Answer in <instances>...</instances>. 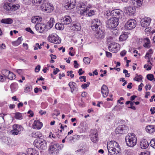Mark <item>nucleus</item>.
Returning <instances> with one entry per match:
<instances>
[{
  "label": "nucleus",
  "mask_w": 155,
  "mask_h": 155,
  "mask_svg": "<svg viewBox=\"0 0 155 155\" xmlns=\"http://www.w3.org/2000/svg\"><path fill=\"white\" fill-rule=\"evenodd\" d=\"M76 83L73 82H70L69 83L68 85L71 89V91L72 93L76 89V87H75Z\"/></svg>",
  "instance_id": "nucleus-35"
},
{
  "label": "nucleus",
  "mask_w": 155,
  "mask_h": 155,
  "mask_svg": "<svg viewBox=\"0 0 155 155\" xmlns=\"http://www.w3.org/2000/svg\"><path fill=\"white\" fill-rule=\"evenodd\" d=\"M90 83L89 82H87V84H83L81 85V87L84 89H85L87 88L89 86V85L90 84Z\"/></svg>",
  "instance_id": "nucleus-51"
},
{
  "label": "nucleus",
  "mask_w": 155,
  "mask_h": 155,
  "mask_svg": "<svg viewBox=\"0 0 155 155\" xmlns=\"http://www.w3.org/2000/svg\"><path fill=\"white\" fill-rule=\"evenodd\" d=\"M41 66L39 65H38L35 68V71L36 72H38L40 69Z\"/></svg>",
  "instance_id": "nucleus-61"
},
{
  "label": "nucleus",
  "mask_w": 155,
  "mask_h": 155,
  "mask_svg": "<svg viewBox=\"0 0 155 155\" xmlns=\"http://www.w3.org/2000/svg\"><path fill=\"white\" fill-rule=\"evenodd\" d=\"M119 23V19L117 18H112L108 19L106 23L107 28L112 29L115 28Z\"/></svg>",
  "instance_id": "nucleus-3"
},
{
  "label": "nucleus",
  "mask_w": 155,
  "mask_h": 155,
  "mask_svg": "<svg viewBox=\"0 0 155 155\" xmlns=\"http://www.w3.org/2000/svg\"><path fill=\"white\" fill-rule=\"evenodd\" d=\"M85 5L84 3H80L78 5V6L77 7V8L78 9L80 8V9H79L81 10V9H85Z\"/></svg>",
  "instance_id": "nucleus-44"
},
{
  "label": "nucleus",
  "mask_w": 155,
  "mask_h": 155,
  "mask_svg": "<svg viewBox=\"0 0 155 155\" xmlns=\"http://www.w3.org/2000/svg\"><path fill=\"white\" fill-rule=\"evenodd\" d=\"M92 7V6L90 4H88L87 6L86 7V8L81 9V11H80V14L81 15H84V14L85 12H87V11L89 10V9L91 8Z\"/></svg>",
  "instance_id": "nucleus-36"
},
{
  "label": "nucleus",
  "mask_w": 155,
  "mask_h": 155,
  "mask_svg": "<svg viewBox=\"0 0 155 155\" xmlns=\"http://www.w3.org/2000/svg\"><path fill=\"white\" fill-rule=\"evenodd\" d=\"M33 144L37 148L41 150H45L47 148V142L43 139L35 140Z\"/></svg>",
  "instance_id": "nucleus-4"
},
{
  "label": "nucleus",
  "mask_w": 155,
  "mask_h": 155,
  "mask_svg": "<svg viewBox=\"0 0 155 155\" xmlns=\"http://www.w3.org/2000/svg\"><path fill=\"white\" fill-rule=\"evenodd\" d=\"M59 147L58 143H51L49 147V152L51 153H54L56 155L59 153Z\"/></svg>",
  "instance_id": "nucleus-8"
},
{
  "label": "nucleus",
  "mask_w": 155,
  "mask_h": 155,
  "mask_svg": "<svg viewBox=\"0 0 155 155\" xmlns=\"http://www.w3.org/2000/svg\"><path fill=\"white\" fill-rule=\"evenodd\" d=\"M136 24L137 22L135 20L133 19H130L126 22L125 27L127 29H132L135 28Z\"/></svg>",
  "instance_id": "nucleus-12"
},
{
  "label": "nucleus",
  "mask_w": 155,
  "mask_h": 155,
  "mask_svg": "<svg viewBox=\"0 0 155 155\" xmlns=\"http://www.w3.org/2000/svg\"><path fill=\"white\" fill-rule=\"evenodd\" d=\"M154 76L153 74H149L147 76V79L150 81H152L153 79Z\"/></svg>",
  "instance_id": "nucleus-49"
},
{
  "label": "nucleus",
  "mask_w": 155,
  "mask_h": 155,
  "mask_svg": "<svg viewBox=\"0 0 155 155\" xmlns=\"http://www.w3.org/2000/svg\"><path fill=\"white\" fill-rule=\"evenodd\" d=\"M13 22V20L11 18H4L1 20L2 23L8 24H11Z\"/></svg>",
  "instance_id": "nucleus-30"
},
{
  "label": "nucleus",
  "mask_w": 155,
  "mask_h": 155,
  "mask_svg": "<svg viewBox=\"0 0 155 155\" xmlns=\"http://www.w3.org/2000/svg\"><path fill=\"white\" fill-rule=\"evenodd\" d=\"M80 136L78 135H75L68 138L69 142L71 143H73L80 139Z\"/></svg>",
  "instance_id": "nucleus-25"
},
{
  "label": "nucleus",
  "mask_w": 155,
  "mask_h": 155,
  "mask_svg": "<svg viewBox=\"0 0 155 155\" xmlns=\"http://www.w3.org/2000/svg\"><path fill=\"white\" fill-rule=\"evenodd\" d=\"M61 22L63 25L70 24L72 21L71 17L68 16H65L61 19Z\"/></svg>",
  "instance_id": "nucleus-18"
},
{
  "label": "nucleus",
  "mask_w": 155,
  "mask_h": 155,
  "mask_svg": "<svg viewBox=\"0 0 155 155\" xmlns=\"http://www.w3.org/2000/svg\"><path fill=\"white\" fill-rule=\"evenodd\" d=\"M125 10L126 11V12L127 14H129V15L133 14L134 11V8L131 7H125Z\"/></svg>",
  "instance_id": "nucleus-29"
},
{
  "label": "nucleus",
  "mask_w": 155,
  "mask_h": 155,
  "mask_svg": "<svg viewBox=\"0 0 155 155\" xmlns=\"http://www.w3.org/2000/svg\"><path fill=\"white\" fill-rule=\"evenodd\" d=\"M143 86V83H141L138 86V91H141L142 89V87Z\"/></svg>",
  "instance_id": "nucleus-62"
},
{
  "label": "nucleus",
  "mask_w": 155,
  "mask_h": 155,
  "mask_svg": "<svg viewBox=\"0 0 155 155\" xmlns=\"http://www.w3.org/2000/svg\"><path fill=\"white\" fill-rule=\"evenodd\" d=\"M112 34L114 36H117L119 35L120 34V31L116 29L112 28Z\"/></svg>",
  "instance_id": "nucleus-40"
},
{
  "label": "nucleus",
  "mask_w": 155,
  "mask_h": 155,
  "mask_svg": "<svg viewBox=\"0 0 155 155\" xmlns=\"http://www.w3.org/2000/svg\"><path fill=\"white\" fill-rule=\"evenodd\" d=\"M118 44L117 43H112L110 45L108 46V48L110 51L113 52L115 53L117 51Z\"/></svg>",
  "instance_id": "nucleus-22"
},
{
  "label": "nucleus",
  "mask_w": 155,
  "mask_h": 155,
  "mask_svg": "<svg viewBox=\"0 0 155 155\" xmlns=\"http://www.w3.org/2000/svg\"><path fill=\"white\" fill-rule=\"evenodd\" d=\"M126 51L124 50H123L120 53V55L121 56H124L126 53Z\"/></svg>",
  "instance_id": "nucleus-64"
},
{
  "label": "nucleus",
  "mask_w": 155,
  "mask_h": 155,
  "mask_svg": "<svg viewBox=\"0 0 155 155\" xmlns=\"http://www.w3.org/2000/svg\"><path fill=\"white\" fill-rule=\"evenodd\" d=\"M6 77H5L3 75L0 74V82H4L6 79Z\"/></svg>",
  "instance_id": "nucleus-54"
},
{
  "label": "nucleus",
  "mask_w": 155,
  "mask_h": 155,
  "mask_svg": "<svg viewBox=\"0 0 155 155\" xmlns=\"http://www.w3.org/2000/svg\"><path fill=\"white\" fill-rule=\"evenodd\" d=\"M70 28L72 30L79 31L81 28V24L78 22H74L71 25Z\"/></svg>",
  "instance_id": "nucleus-17"
},
{
  "label": "nucleus",
  "mask_w": 155,
  "mask_h": 155,
  "mask_svg": "<svg viewBox=\"0 0 155 155\" xmlns=\"http://www.w3.org/2000/svg\"><path fill=\"white\" fill-rule=\"evenodd\" d=\"M31 135L33 137L38 138L41 137L42 135L39 132H34L32 133Z\"/></svg>",
  "instance_id": "nucleus-37"
},
{
  "label": "nucleus",
  "mask_w": 155,
  "mask_h": 155,
  "mask_svg": "<svg viewBox=\"0 0 155 155\" xmlns=\"http://www.w3.org/2000/svg\"><path fill=\"white\" fill-rule=\"evenodd\" d=\"M27 152L28 155H39L38 151L35 149L29 148Z\"/></svg>",
  "instance_id": "nucleus-24"
},
{
  "label": "nucleus",
  "mask_w": 155,
  "mask_h": 155,
  "mask_svg": "<svg viewBox=\"0 0 155 155\" xmlns=\"http://www.w3.org/2000/svg\"><path fill=\"white\" fill-rule=\"evenodd\" d=\"M127 145L130 147L134 146L137 143V138L134 134L129 133L125 137Z\"/></svg>",
  "instance_id": "nucleus-2"
},
{
  "label": "nucleus",
  "mask_w": 155,
  "mask_h": 155,
  "mask_svg": "<svg viewBox=\"0 0 155 155\" xmlns=\"http://www.w3.org/2000/svg\"><path fill=\"white\" fill-rule=\"evenodd\" d=\"M128 128L127 126L121 125L115 129V132L117 134H124L128 132Z\"/></svg>",
  "instance_id": "nucleus-10"
},
{
  "label": "nucleus",
  "mask_w": 155,
  "mask_h": 155,
  "mask_svg": "<svg viewBox=\"0 0 155 155\" xmlns=\"http://www.w3.org/2000/svg\"><path fill=\"white\" fill-rule=\"evenodd\" d=\"M101 92L104 97H106L109 93L108 89L107 86L103 84L101 88Z\"/></svg>",
  "instance_id": "nucleus-20"
},
{
  "label": "nucleus",
  "mask_w": 155,
  "mask_h": 155,
  "mask_svg": "<svg viewBox=\"0 0 155 155\" xmlns=\"http://www.w3.org/2000/svg\"><path fill=\"white\" fill-rule=\"evenodd\" d=\"M76 1L75 0H64V7L66 9H71L74 7Z\"/></svg>",
  "instance_id": "nucleus-11"
},
{
  "label": "nucleus",
  "mask_w": 155,
  "mask_h": 155,
  "mask_svg": "<svg viewBox=\"0 0 155 155\" xmlns=\"http://www.w3.org/2000/svg\"><path fill=\"white\" fill-rule=\"evenodd\" d=\"M55 28L58 30H63L64 29L63 25L62 23H57L55 25Z\"/></svg>",
  "instance_id": "nucleus-39"
},
{
  "label": "nucleus",
  "mask_w": 155,
  "mask_h": 155,
  "mask_svg": "<svg viewBox=\"0 0 155 155\" xmlns=\"http://www.w3.org/2000/svg\"><path fill=\"white\" fill-rule=\"evenodd\" d=\"M149 146L147 140L145 139L142 140L140 143V147L142 149H145Z\"/></svg>",
  "instance_id": "nucleus-23"
},
{
  "label": "nucleus",
  "mask_w": 155,
  "mask_h": 155,
  "mask_svg": "<svg viewBox=\"0 0 155 155\" xmlns=\"http://www.w3.org/2000/svg\"><path fill=\"white\" fill-rule=\"evenodd\" d=\"M12 128L13 130L11 131V132L12 135H14L20 134L21 133V132L23 130V128L22 127L17 124L13 125Z\"/></svg>",
  "instance_id": "nucleus-9"
},
{
  "label": "nucleus",
  "mask_w": 155,
  "mask_h": 155,
  "mask_svg": "<svg viewBox=\"0 0 155 155\" xmlns=\"http://www.w3.org/2000/svg\"><path fill=\"white\" fill-rule=\"evenodd\" d=\"M146 131L150 134L153 132L155 131V129L154 128L153 125H149L147 126L146 127Z\"/></svg>",
  "instance_id": "nucleus-32"
},
{
  "label": "nucleus",
  "mask_w": 155,
  "mask_h": 155,
  "mask_svg": "<svg viewBox=\"0 0 155 155\" xmlns=\"http://www.w3.org/2000/svg\"><path fill=\"white\" fill-rule=\"evenodd\" d=\"M10 71L7 70H4L2 71V74L5 77L7 78V77L8 76Z\"/></svg>",
  "instance_id": "nucleus-45"
},
{
  "label": "nucleus",
  "mask_w": 155,
  "mask_h": 155,
  "mask_svg": "<svg viewBox=\"0 0 155 155\" xmlns=\"http://www.w3.org/2000/svg\"><path fill=\"white\" fill-rule=\"evenodd\" d=\"M23 40V39L21 37H19L18 39L15 41L12 42V45L15 46H17L21 43V41Z\"/></svg>",
  "instance_id": "nucleus-27"
},
{
  "label": "nucleus",
  "mask_w": 155,
  "mask_h": 155,
  "mask_svg": "<svg viewBox=\"0 0 155 155\" xmlns=\"http://www.w3.org/2000/svg\"><path fill=\"white\" fill-rule=\"evenodd\" d=\"M45 2V0H32V3L35 5H39L41 4L42 5Z\"/></svg>",
  "instance_id": "nucleus-33"
},
{
  "label": "nucleus",
  "mask_w": 155,
  "mask_h": 155,
  "mask_svg": "<svg viewBox=\"0 0 155 155\" xmlns=\"http://www.w3.org/2000/svg\"><path fill=\"white\" fill-rule=\"evenodd\" d=\"M137 5L139 7H140L142 4L143 2V0H136Z\"/></svg>",
  "instance_id": "nucleus-57"
},
{
  "label": "nucleus",
  "mask_w": 155,
  "mask_h": 155,
  "mask_svg": "<svg viewBox=\"0 0 155 155\" xmlns=\"http://www.w3.org/2000/svg\"><path fill=\"white\" fill-rule=\"evenodd\" d=\"M151 57V54H150L149 53H148L147 52L146 53V55L145 56V58L146 59H149Z\"/></svg>",
  "instance_id": "nucleus-59"
},
{
  "label": "nucleus",
  "mask_w": 155,
  "mask_h": 155,
  "mask_svg": "<svg viewBox=\"0 0 155 155\" xmlns=\"http://www.w3.org/2000/svg\"><path fill=\"white\" fill-rule=\"evenodd\" d=\"M90 136L91 137V139L92 142L96 143L98 141V137L97 133H95L93 134H91Z\"/></svg>",
  "instance_id": "nucleus-26"
},
{
  "label": "nucleus",
  "mask_w": 155,
  "mask_h": 155,
  "mask_svg": "<svg viewBox=\"0 0 155 155\" xmlns=\"http://www.w3.org/2000/svg\"><path fill=\"white\" fill-rule=\"evenodd\" d=\"M128 37V35L126 33L121 35L119 38V40L120 41H123L126 40Z\"/></svg>",
  "instance_id": "nucleus-34"
},
{
  "label": "nucleus",
  "mask_w": 155,
  "mask_h": 155,
  "mask_svg": "<svg viewBox=\"0 0 155 155\" xmlns=\"http://www.w3.org/2000/svg\"><path fill=\"white\" fill-rule=\"evenodd\" d=\"M42 126V123L40 122L39 120H37L34 121L32 127L34 129L39 130L41 128Z\"/></svg>",
  "instance_id": "nucleus-19"
},
{
  "label": "nucleus",
  "mask_w": 155,
  "mask_h": 155,
  "mask_svg": "<svg viewBox=\"0 0 155 155\" xmlns=\"http://www.w3.org/2000/svg\"><path fill=\"white\" fill-rule=\"evenodd\" d=\"M20 5L18 4H13L8 2L4 3L3 8L5 10L8 12H13L18 9Z\"/></svg>",
  "instance_id": "nucleus-5"
},
{
  "label": "nucleus",
  "mask_w": 155,
  "mask_h": 155,
  "mask_svg": "<svg viewBox=\"0 0 155 155\" xmlns=\"http://www.w3.org/2000/svg\"><path fill=\"white\" fill-rule=\"evenodd\" d=\"M152 117L151 116L143 117L140 120L141 122L149 123L151 121V119Z\"/></svg>",
  "instance_id": "nucleus-28"
},
{
  "label": "nucleus",
  "mask_w": 155,
  "mask_h": 155,
  "mask_svg": "<svg viewBox=\"0 0 155 155\" xmlns=\"http://www.w3.org/2000/svg\"><path fill=\"white\" fill-rule=\"evenodd\" d=\"M145 87L146 91L148 89L150 90L151 87V86L150 84H146Z\"/></svg>",
  "instance_id": "nucleus-60"
},
{
  "label": "nucleus",
  "mask_w": 155,
  "mask_h": 155,
  "mask_svg": "<svg viewBox=\"0 0 155 155\" xmlns=\"http://www.w3.org/2000/svg\"><path fill=\"white\" fill-rule=\"evenodd\" d=\"M151 20L149 17H145L142 18L140 21L141 26L145 28L148 27L150 25Z\"/></svg>",
  "instance_id": "nucleus-15"
},
{
  "label": "nucleus",
  "mask_w": 155,
  "mask_h": 155,
  "mask_svg": "<svg viewBox=\"0 0 155 155\" xmlns=\"http://www.w3.org/2000/svg\"><path fill=\"white\" fill-rule=\"evenodd\" d=\"M35 28L41 33L43 32L44 31H47L48 29L47 25L42 23L37 24L35 25Z\"/></svg>",
  "instance_id": "nucleus-13"
},
{
  "label": "nucleus",
  "mask_w": 155,
  "mask_h": 155,
  "mask_svg": "<svg viewBox=\"0 0 155 155\" xmlns=\"http://www.w3.org/2000/svg\"><path fill=\"white\" fill-rule=\"evenodd\" d=\"M142 79V75H138L137 74H136L135 77L134 79V80L137 81H140Z\"/></svg>",
  "instance_id": "nucleus-43"
},
{
  "label": "nucleus",
  "mask_w": 155,
  "mask_h": 155,
  "mask_svg": "<svg viewBox=\"0 0 155 155\" xmlns=\"http://www.w3.org/2000/svg\"><path fill=\"white\" fill-rule=\"evenodd\" d=\"M121 11L120 10L115 9L112 10L110 12V14L112 15V16H116V17L114 18H117L119 19V18L120 19V17H121Z\"/></svg>",
  "instance_id": "nucleus-21"
},
{
  "label": "nucleus",
  "mask_w": 155,
  "mask_h": 155,
  "mask_svg": "<svg viewBox=\"0 0 155 155\" xmlns=\"http://www.w3.org/2000/svg\"><path fill=\"white\" fill-rule=\"evenodd\" d=\"M84 62L86 64H89L90 62V59L88 57H84L83 59Z\"/></svg>",
  "instance_id": "nucleus-46"
},
{
  "label": "nucleus",
  "mask_w": 155,
  "mask_h": 155,
  "mask_svg": "<svg viewBox=\"0 0 155 155\" xmlns=\"http://www.w3.org/2000/svg\"><path fill=\"white\" fill-rule=\"evenodd\" d=\"M150 153L148 151L141 152L140 155H149Z\"/></svg>",
  "instance_id": "nucleus-63"
},
{
  "label": "nucleus",
  "mask_w": 155,
  "mask_h": 155,
  "mask_svg": "<svg viewBox=\"0 0 155 155\" xmlns=\"http://www.w3.org/2000/svg\"><path fill=\"white\" fill-rule=\"evenodd\" d=\"M60 70L58 68H56L53 71V74H54L56 75L57 73H58L59 72Z\"/></svg>",
  "instance_id": "nucleus-58"
},
{
  "label": "nucleus",
  "mask_w": 155,
  "mask_h": 155,
  "mask_svg": "<svg viewBox=\"0 0 155 155\" xmlns=\"http://www.w3.org/2000/svg\"><path fill=\"white\" fill-rule=\"evenodd\" d=\"M32 90L31 88L30 87H26L25 89V92L28 93L31 91Z\"/></svg>",
  "instance_id": "nucleus-55"
},
{
  "label": "nucleus",
  "mask_w": 155,
  "mask_h": 155,
  "mask_svg": "<svg viewBox=\"0 0 155 155\" xmlns=\"http://www.w3.org/2000/svg\"><path fill=\"white\" fill-rule=\"evenodd\" d=\"M54 18H51L47 25L48 28L49 29L51 28L54 25Z\"/></svg>",
  "instance_id": "nucleus-31"
},
{
  "label": "nucleus",
  "mask_w": 155,
  "mask_h": 155,
  "mask_svg": "<svg viewBox=\"0 0 155 155\" xmlns=\"http://www.w3.org/2000/svg\"><path fill=\"white\" fill-rule=\"evenodd\" d=\"M15 75L13 73L10 71L9 73V74L7 77V78L12 80L15 79Z\"/></svg>",
  "instance_id": "nucleus-41"
},
{
  "label": "nucleus",
  "mask_w": 155,
  "mask_h": 155,
  "mask_svg": "<svg viewBox=\"0 0 155 155\" xmlns=\"http://www.w3.org/2000/svg\"><path fill=\"white\" fill-rule=\"evenodd\" d=\"M150 144L152 147L155 149V138H153L151 140Z\"/></svg>",
  "instance_id": "nucleus-47"
},
{
  "label": "nucleus",
  "mask_w": 155,
  "mask_h": 155,
  "mask_svg": "<svg viewBox=\"0 0 155 155\" xmlns=\"http://www.w3.org/2000/svg\"><path fill=\"white\" fill-rule=\"evenodd\" d=\"M41 8L43 11L46 13H50L54 9V7L52 4L49 3H45V2L41 5Z\"/></svg>",
  "instance_id": "nucleus-6"
},
{
  "label": "nucleus",
  "mask_w": 155,
  "mask_h": 155,
  "mask_svg": "<svg viewBox=\"0 0 155 155\" xmlns=\"http://www.w3.org/2000/svg\"><path fill=\"white\" fill-rule=\"evenodd\" d=\"M94 13L95 12L94 10H90V11L88 12L87 14L86 15H87L88 16H91L94 15Z\"/></svg>",
  "instance_id": "nucleus-52"
},
{
  "label": "nucleus",
  "mask_w": 155,
  "mask_h": 155,
  "mask_svg": "<svg viewBox=\"0 0 155 155\" xmlns=\"http://www.w3.org/2000/svg\"><path fill=\"white\" fill-rule=\"evenodd\" d=\"M150 40L147 38H146L145 39V42L144 44H143V46L149 48L150 47Z\"/></svg>",
  "instance_id": "nucleus-42"
},
{
  "label": "nucleus",
  "mask_w": 155,
  "mask_h": 155,
  "mask_svg": "<svg viewBox=\"0 0 155 155\" xmlns=\"http://www.w3.org/2000/svg\"><path fill=\"white\" fill-rule=\"evenodd\" d=\"M79 79H81V81L82 82L84 81V82H86V77L83 76L79 77Z\"/></svg>",
  "instance_id": "nucleus-56"
},
{
  "label": "nucleus",
  "mask_w": 155,
  "mask_h": 155,
  "mask_svg": "<svg viewBox=\"0 0 155 155\" xmlns=\"http://www.w3.org/2000/svg\"><path fill=\"white\" fill-rule=\"evenodd\" d=\"M135 0H132L131 2V5L135 7L138 8L139 7Z\"/></svg>",
  "instance_id": "nucleus-50"
},
{
  "label": "nucleus",
  "mask_w": 155,
  "mask_h": 155,
  "mask_svg": "<svg viewBox=\"0 0 155 155\" xmlns=\"http://www.w3.org/2000/svg\"><path fill=\"white\" fill-rule=\"evenodd\" d=\"M146 29L145 30V31L146 33H148V32H151L152 33H153L155 32V31L152 30V29L150 27H147L146 28Z\"/></svg>",
  "instance_id": "nucleus-48"
},
{
  "label": "nucleus",
  "mask_w": 155,
  "mask_h": 155,
  "mask_svg": "<svg viewBox=\"0 0 155 155\" xmlns=\"http://www.w3.org/2000/svg\"><path fill=\"white\" fill-rule=\"evenodd\" d=\"M91 28L93 30L95 31L102 28L100 26V21L97 19H94L91 23Z\"/></svg>",
  "instance_id": "nucleus-14"
},
{
  "label": "nucleus",
  "mask_w": 155,
  "mask_h": 155,
  "mask_svg": "<svg viewBox=\"0 0 155 155\" xmlns=\"http://www.w3.org/2000/svg\"><path fill=\"white\" fill-rule=\"evenodd\" d=\"M119 144L115 141H109L107 143V148L110 155H117L120 151Z\"/></svg>",
  "instance_id": "nucleus-1"
},
{
  "label": "nucleus",
  "mask_w": 155,
  "mask_h": 155,
  "mask_svg": "<svg viewBox=\"0 0 155 155\" xmlns=\"http://www.w3.org/2000/svg\"><path fill=\"white\" fill-rule=\"evenodd\" d=\"M54 113L53 114H52L53 116L54 115L58 116L60 114L59 111L57 109H55L54 110Z\"/></svg>",
  "instance_id": "nucleus-53"
},
{
  "label": "nucleus",
  "mask_w": 155,
  "mask_h": 155,
  "mask_svg": "<svg viewBox=\"0 0 155 155\" xmlns=\"http://www.w3.org/2000/svg\"><path fill=\"white\" fill-rule=\"evenodd\" d=\"M48 40L50 42L55 44H59L61 42L59 37L55 34L50 35L48 38Z\"/></svg>",
  "instance_id": "nucleus-7"
},
{
  "label": "nucleus",
  "mask_w": 155,
  "mask_h": 155,
  "mask_svg": "<svg viewBox=\"0 0 155 155\" xmlns=\"http://www.w3.org/2000/svg\"><path fill=\"white\" fill-rule=\"evenodd\" d=\"M14 117L17 120H21L23 118L22 114L18 112H17L15 114Z\"/></svg>",
  "instance_id": "nucleus-38"
},
{
  "label": "nucleus",
  "mask_w": 155,
  "mask_h": 155,
  "mask_svg": "<svg viewBox=\"0 0 155 155\" xmlns=\"http://www.w3.org/2000/svg\"><path fill=\"white\" fill-rule=\"evenodd\" d=\"M104 30L102 28L95 31V36L97 38L102 39L104 37Z\"/></svg>",
  "instance_id": "nucleus-16"
}]
</instances>
